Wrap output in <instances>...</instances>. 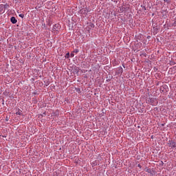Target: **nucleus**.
Listing matches in <instances>:
<instances>
[{
    "label": "nucleus",
    "mask_w": 176,
    "mask_h": 176,
    "mask_svg": "<svg viewBox=\"0 0 176 176\" xmlns=\"http://www.w3.org/2000/svg\"><path fill=\"white\" fill-rule=\"evenodd\" d=\"M138 167H139L140 168H141V165H140V164H138Z\"/></svg>",
    "instance_id": "11"
},
{
    "label": "nucleus",
    "mask_w": 176,
    "mask_h": 176,
    "mask_svg": "<svg viewBox=\"0 0 176 176\" xmlns=\"http://www.w3.org/2000/svg\"><path fill=\"white\" fill-rule=\"evenodd\" d=\"M173 25V27H176V20L174 21Z\"/></svg>",
    "instance_id": "9"
},
{
    "label": "nucleus",
    "mask_w": 176,
    "mask_h": 176,
    "mask_svg": "<svg viewBox=\"0 0 176 176\" xmlns=\"http://www.w3.org/2000/svg\"><path fill=\"white\" fill-rule=\"evenodd\" d=\"M164 2H166V3H170L171 2V0H164Z\"/></svg>",
    "instance_id": "7"
},
{
    "label": "nucleus",
    "mask_w": 176,
    "mask_h": 176,
    "mask_svg": "<svg viewBox=\"0 0 176 176\" xmlns=\"http://www.w3.org/2000/svg\"><path fill=\"white\" fill-rule=\"evenodd\" d=\"M71 57H74V54H71Z\"/></svg>",
    "instance_id": "12"
},
{
    "label": "nucleus",
    "mask_w": 176,
    "mask_h": 176,
    "mask_svg": "<svg viewBox=\"0 0 176 176\" xmlns=\"http://www.w3.org/2000/svg\"><path fill=\"white\" fill-rule=\"evenodd\" d=\"M146 103L150 104V105L156 106L157 105V100L154 98H148L146 100Z\"/></svg>",
    "instance_id": "1"
},
{
    "label": "nucleus",
    "mask_w": 176,
    "mask_h": 176,
    "mask_svg": "<svg viewBox=\"0 0 176 176\" xmlns=\"http://www.w3.org/2000/svg\"><path fill=\"white\" fill-rule=\"evenodd\" d=\"M67 58H68V57H69V52H68L67 54H66V56Z\"/></svg>",
    "instance_id": "8"
},
{
    "label": "nucleus",
    "mask_w": 176,
    "mask_h": 176,
    "mask_svg": "<svg viewBox=\"0 0 176 176\" xmlns=\"http://www.w3.org/2000/svg\"><path fill=\"white\" fill-rule=\"evenodd\" d=\"M76 53H78V51H76Z\"/></svg>",
    "instance_id": "13"
},
{
    "label": "nucleus",
    "mask_w": 176,
    "mask_h": 176,
    "mask_svg": "<svg viewBox=\"0 0 176 176\" xmlns=\"http://www.w3.org/2000/svg\"><path fill=\"white\" fill-rule=\"evenodd\" d=\"M19 16L21 17V19H24V14H19Z\"/></svg>",
    "instance_id": "6"
},
{
    "label": "nucleus",
    "mask_w": 176,
    "mask_h": 176,
    "mask_svg": "<svg viewBox=\"0 0 176 176\" xmlns=\"http://www.w3.org/2000/svg\"><path fill=\"white\" fill-rule=\"evenodd\" d=\"M168 145L169 148H171V149H175L176 148V142L173 140H169L168 142Z\"/></svg>",
    "instance_id": "2"
},
{
    "label": "nucleus",
    "mask_w": 176,
    "mask_h": 176,
    "mask_svg": "<svg viewBox=\"0 0 176 176\" xmlns=\"http://www.w3.org/2000/svg\"><path fill=\"white\" fill-rule=\"evenodd\" d=\"M61 28L60 24L56 23L54 25L53 31H58Z\"/></svg>",
    "instance_id": "3"
},
{
    "label": "nucleus",
    "mask_w": 176,
    "mask_h": 176,
    "mask_svg": "<svg viewBox=\"0 0 176 176\" xmlns=\"http://www.w3.org/2000/svg\"><path fill=\"white\" fill-rule=\"evenodd\" d=\"M147 173H150V171H151V169H147Z\"/></svg>",
    "instance_id": "10"
},
{
    "label": "nucleus",
    "mask_w": 176,
    "mask_h": 176,
    "mask_svg": "<svg viewBox=\"0 0 176 176\" xmlns=\"http://www.w3.org/2000/svg\"><path fill=\"white\" fill-rule=\"evenodd\" d=\"M10 21L11 23H12V24H16V23H17V19H16L14 16H12L10 19Z\"/></svg>",
    "instance_id": "4"
},
{
    "label": "nucleus",
    "mask_w": 176,
    "mask_h": 176,
    "mask_svg": "<svg viewBox=\"0 0 176 176\" xmlns=\"http://www.w3.org/2000/svg\"><path fill=\"white\" fill-rule=\"evenodd\" d=\"M16 115H19L20 116H21V115H23V111L20 109H18V111L16 113Z\"/></svg>",
    "instance_id": "5"
}]
</instances>
